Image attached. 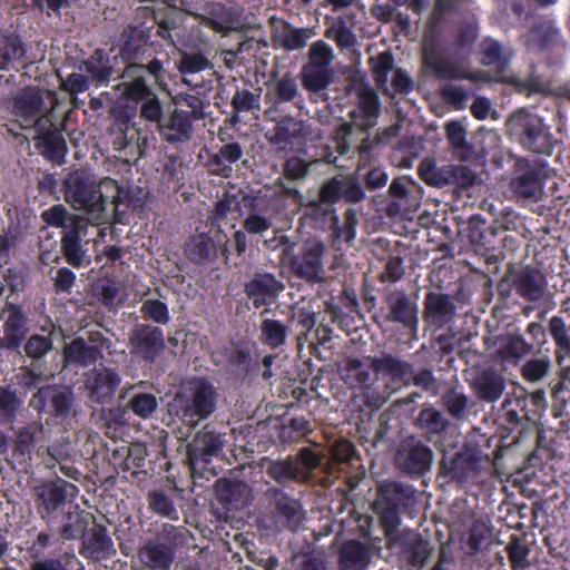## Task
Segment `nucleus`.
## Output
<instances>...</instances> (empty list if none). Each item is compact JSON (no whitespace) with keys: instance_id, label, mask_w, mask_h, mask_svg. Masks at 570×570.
<instances>
[{"instance_id":"f257e3e1","label":"nucleus","mask_w":570,"mask_h":570,"mask_svg":"<svg viewBox=\"0 0 570 570\" xmlns=\"http://www.w3.org/2000/svg\"><path fill=\"white\" fill-rule=\"evenodd\" d=\"M63 197L75 210L87 214L88 224L100 225L107 222V204L115 209L122 200V189L109 177L97 180L95 175L85 169L70 173L63 181Z\"/></svg>"},{"instance_id":"f03ea898","label":"nucleus","mask_w":570,"mask_h":570,"mask_svg":"<svg viewBox=\"0 0 570 570\" xmlns=\"http://www.w3.org/2000/svg\"><path fill=\"white\" fill-rule=\"evenodd\" d=\"M58 104L55 91L29 87L14 98L12 114L22 129L45 132L55 127L53 112Z\"/></svg>"},{"instance_id":"7ed1b4c3","label":"nucleus","mask_w":570,"mask_h":570,"mask_svg":"<svg viewBox=\"0 0 570 570\" xmlns=\"http://www.w3.org/2000/svg\"><path fill=\"white\" fill-rule=\"evenodd\" d=\"M41 218L48 225L61 228V249L66 261L75 267L82 266L86 252L80 240L88 232V220L85 216L70 213L59 204L42 212Z\"/></svg>"},{"instance_id":"20e7f679","label":"nucleus","mask_w":570,"mask_h":570,"mask_svg":"<svg viewBox=\"0 0 570 570\" xmlns=\"http://www.w3.org/2000/svg\"><path fill=\"white\" fill-rule=\"evenodd\" d=\"M218 393L205 379H193L177 392L174 403L180 411L181 419L191 428L207 419L216 410Z\"/></svg>"},{"instance_id":"39448f33","label":"nucleus","mask_w":570,"mask_h":570,"mask_svg":"<svg viewBox=\"0 0 570 570\" xmlns=\"http://www.w3.org/2000/svg\"><path fill=\"white\" fill-rule=\"evenodd\" d=\"M376 382L379 391L368 395V407H382L395 393L400 386L410 385L412 380V365L391 354H382L380 357L374 356Z\"/></svg>"},{"instance_id":"423d86ee","label":"nucleus","mask_w":570,"mask_h":570,"mask_svg":"<svg viewBox=\"0 0 570 570\" xmlns=\"http://www.w3.org/2000/svg\"><path fill=\"white\" fill-rule=\"evenodd\" d=\"M507 127L510 135L525 149L538 154L551 153V134L538 115L519 109L508 118Z\"/></svg>"},{"instance_id":"0eeeda50","label":"nucleus","mask_w":570,"mask_h":570,"mask_svg":"<svg viewBox=\"0 0 570 570\" xmlns=\"http://www.w3.org/2000/svg\"><path fill=\"white\" fill-rule=\"evenodd\" d=\"M68 482L61 479L38 481L31 487V497L39 518L51 525L57 512L67 501Z\"/></svg>"},{"instance_id":"6e6552de","label":"nucleus","mask_w":570,"mask_h":570,"mask_svg":"<svg viewBox=\"0 0 570 570\" xmlns=\"http://www.w3.org/2000/svg\"><path fill=\"white\" fill-rule=\"evenodd\" d=\"M341 376L352 389H360L365 404L368 406V395L379 391L374 356L347 357L341 365Z\"/></svg>"},{"instance_id":"1a4fd4ad","label":"nucleus","mask_w":570,"mask_h":570,"mask_svg":"<svg viewBox=\"0 0 570 570\" xmlns=\"http://www.w3.org/2000/svg\"><path fill=\"white\" fill-rule=\"evenodd\" d=\"M130 354L147 362H154L165 350L161 328L149 324H136L128 334Z\"/></svg>"},{"instance_id":"9d476101","label":"nucleus","mask_w":570,"mask_h":570,"mask_svg":"<svg viewBox=\"0 0 570 570\" xmlns=\"http://www.w3.org/2000/svg\"><path fill=\"white\" fill-rule=\"evenodd\" d=\"M381 115V101L377 94L372 88H361L357 91L356 104L350 111L352 124H343L342 131L345 135H352L356 127L363 132H368L377 124Z\"/></svg>"},{"instance_id":"9b49d317","label":"nucleus","mask_w":570,"mask_h":570,"mask_svg":"<svg viewBox=\"0 0 570 570\" xmlns=\"http://www.w3.org/2000/svg\"><path fill=\"white\" fill-rule=\"evenodd\" d=\"M326 246L318 238H309L305 242L302 256L293 258L292 272L298 278L309 283H320L324 278L323 257Z\"/></svg>"},{"instance_id":"f8f14e48","label":"nucleus","mask_w":570,"mask_h":570,"mask_svg":"<svg viewBox=\"0 0 570 570\" xmlns=\"http://www.w3.org/2000/svg\"><path fill=\"white\" fill-rule=\"evenodd\" d=\"M71 405L72 391L57 384L40 387L29 401V406L38 414L48 413L53 416L67 415Z\"/></svg>"},{"instance_id":"ddd939ff","label":"nucleus","mask_w":570,"mask_h":570,"mask_svg":"<svg viewBox=\"0 0 570 570\" xmlns=\"http://www.w3.org/2000/svg\"><path fill=\"white\" fill-rule=\"evenodd\" d=\"M513 194L523 199L537 202L543 196V178L538 164L519 159L515 164L514 176L510 183Z\"/></svg>"},{"instance_id":"4468645a","label":"nucleus","mask_w":570,"mask_h":570,"mask_svg":"<svg viewBox=\"0 0 570 570\" xmlns=\"http://www.w3.org/2000/svg\"><path fill=\"white\" fill-rule=\"evenodd\" d=\"M224 448V438L214 432H199L187 445V461L191 472L205 469L213 456H217Z\"/></svg>"},{"instance_id":"2eb2a0df","label":"nucleus","mask_w":570,"mask_h":570,"mask_svg":"<svg viewBox=\"0 0 570 570\" xmlns=\"http://www.w3.org/2000/svg\"><path fill=\"white\" fill-rule=\"evenodd\" d=\"M396 462L400 469L409 473H424L433 462V452L415 438L405 439L397 451Z\"/></svg>"},{"instance_id":"dca6fc26","label":"nucleus","mask_w":570,"mask_h":570,"mask_svg":"<svg viewBox=\"0 0 570 570\" xmlns=\"http://www.w3.org/2000/svg\"><path fill=\"white\" fill-rule=\"evenodd\" d=\"M284 288V283L271 273H255L244 286L255 308L272 305Z\"/></svg>"},{"instance_id":"f3484780","label":"nucleus","mask_w":570,"mask_h":570,"mask_svg":"<svg viewBox=\"0 0 570 570\" xmlns=\"http://www.w3.org/2000/svg\"><path fill=\"white\" fill-rule=\"evenodd\" d=\"M120 381V375L115 370L99 366L86 374L85 385L92 402L105 403L111 400Z\"/></svg>"},{"instance_id":"a211bd4d","label":"nucleus","mask_w":570,"mask_h":570,"mask_svg":"<svg viewBox=\"0 0 570 570\" xmlns=\"http://www.w3.org/2000/svg\"><path fill=\"white\" fill-rule=\"evenodd\" d=\"M512 285L517 294L525 301L538 302L544 296L548 282L540 269L525 266L513 274Z\"/></svg>"},{"instance_id":"6ab92c4d","label":"nucleus","mask_w":570,"mask_h":570,"mask_svg":"<svg viewBox=\"0 0 570 570\" xmlns=\"http://www.w3.org/2000/svg\"><path fill=\"white\" fill-rule=\"evenodd\" d=\"M228 239L225 235H217L214 240L207 234H197L188 238L185 244V254L194 263L202 264L216 258L218 245L222 247L223 255L227 256Z\"/></svg>"},{"instance_id":"aec40b11","label":"nucleus","mask_w":570,"mask_h":570,"mask_svg":"<svg viewBox=\"0 0 570 570\" xmlns=\"http://www.w3.org/2000/svg\"><path fill=\"white\" fill-rule=\"evenodd\" d=\"M473 394L482 402L494 403L504 393L505 379L493 368H485L475 373L470 381Z\"/></svg>"},{"instance_id":"412c9836","label":"nucleus","mask_w":570,"mask_h":570,"mask_svg":"<svg viewBox=\"0 0 570 570\" xmlns=\"http://www.w3.org/2000/svg\"><path fill=\"white\" fill-rule=\"evenodd\" d=\"M386 304L390 309L389 320L399 322L403 326L415 330L419 322L417 304L409 298L402 289H392L386 293Z\"/></svg>"},{"instance_id":"4be33fe9","label":"nucleus","mask_w":570,"mask_h":570,"mask_svg":"<svg viewBox=\"0 0 570 570\" xmlns=\"http://www.w3.org/2000/svg\"><path fill=\"white\" fill-rule=\"evenodd\" d=\"M429 65L434 76L442 80L468 79L472 82L485 80L483 73L472 71L464 59L443 56L432 60Z\"/></svg>"},{"instance_id":"5701e85b","label":"nucleus","mask_w":570,"mask_h":570,"mask_svg":"<svg viewBox=\"0 0 570 570\" xmlns=\"http://www.w3.org/2000/svg\"><path fill=\"white\" fill-rule=\"evenodd\" d=\"M456 314V305L448 294L430 292L424 301L425 321L436 327L450 323Z\"/></svg>"},{"instance_id":"b1692460","label":"nucleus","mask_w":570,"mask_h":570,"mask_svg":"<svg viewBox=\"0 0 570 570\" xmlns=\"http://www.w3.org/2000/svg\"><path fill=\"white\" fill-rule=\"evenodd\" d=\"M144 73L145 67L142 65L128 66L121 76L122 81L115 89L127 100L138 104L154 92L151 87L147 85Z\"/></svg>"},{"instance_id":"393cba45","label":"nucleus","mask_w":570,"mask_h":570,"mask_svg":"<svg viewBox=\"0 0 570 570\" xmlns=\"http://www.w3.org/2000/svg\"><path fill=\"white\" fill-rule=\"evenodd\" d=\"M161 137L170 142H186L193 134V121L189 112L174 109L165 119L158 124Z\"/></svg>"},{"instance_id":"a878e982","label":"nucleus","mask_w":570,"mask_h":570,"mask_svg":"<svg viewBox=\"0 0 570 570\" xmlns=\"http://www.w3.org/2000/svg\"><path fill=\"white\" fill-rule=\"evenodd\" d=\"M216 495L218 501L227 509L238 510L252 502V489L242 481L218 480L216 482Z\"/></svg>"},{"instance_id":"bb28decb","label":"nucleus","mask_w":570,"mask_h":570,"mask_svg":"<svg viewBox=\"0 0 570 570\" xmlns=\"http://www.w3.org/2000/svg\"><path fill=\"white\" fill-rule=\"evenodd\" d=\"M266 497L275 507L277 517L292 530L297 529L304 519L301 503L297 500L289 498L281 489L276 488L268 489Z\"/></svg>"},{"instance_id":"cd10ccee","label":"nucleus","mask_w":570,"mask_h":570,"mask_svg":"<svg viewBox=\"0 0 570 570\" xmlns=\"http://www.w3.org/2000/svg\"><path fill=\"white\" fill-rule=\"evenodd\" d=\"M7 318L3 325V336L0 340V347L17 348L26 333V317L22 311L13 305L8 304L3 311Z\"/></svg>"},{"instance_id":"c85d7f7f","label":"nucleus","mask_w":570,"mask_h":570,"mask_svg":"<svg viewBox=\"0 0 570 570\" xmlns=\"http://www.w3.org/2000/svg\"><path fill=\"white\" fill-rule=\"evenodd\" d=\"M199 22L209 27L215 32L227 35L234 30V18L232 12L222 3H210L202 13H193Z\"/></svg>"},{"instance_id":"c756f323","label":"nucleus","mask_w":570,"mask_h":570,"mask_svg":"<svg viewBox=\"0 0 570 570\" xmlns=\"http://www.w3.org/2000/svg\"><path fill=\"white\" fill-rule=\"evenodd\" d=\"M92 519V514L80 509L78 504L69 507L59 529L61 539L67 541L81 538Z\"/></svg>"},{"instance_id":"7c9ffc66","label":"nucleus","mask_w":570,"mask_h":570,"mask_svg":"<svg viewBox=\"0 0 570 570\" xmlns=\"http://www.w3.org/2000/svg\"><path fill=\"white\" fill-rule=\"evenodd\" d=\"M177 69L185 85L197 88L202 85V81H194L193 76L213 69V63L202 52L181 51L177 62Z\"/></svg>"},{"instance_id":"2f4dec72","label":"nucleus","mask_w":570,"mask_h":570,"mask_svg":"<svg viewBox=\"0 0 570 570\" xmlns=\"http://www.w3.org/2000/svg\"><path fill=\"white\" fill-rule=\"evenodd\" d=\"M139 560L144 570H169L174 551L163 543H148L139 550Z\"/></svg>"},{"instance_id":"473e14b6","label":"nucleus","mask_w":570,"mask_h":570,"mask_svg":"<svg viewBox=\"0 0 570 570\" xmlns=\"http://www.w3.org/2000/svg\"><path fill=\"white\" fill-rule=\"evenodd\" d=\"M445 473L453 480L463 482L475 476L480 470V460L472 451H464L455 454L449 462L444 463Z\"/></svg>"},{"instance_id":"72a5a7b5","label":"nucleus","mask_w":570,"mask_h":570,"mask_svg":"<svg viewBox=\"0 0 570 570\" xmlns=\"http://www.w3.org/2000/svg\"><path fill=\"white\" fill-rule=\"evenodd\" d=\"M242 157V146L236 141L228 142L209 156L208 166L214 174L229 177L233 171L232 164L237 163Z\"/></svg>"},{"instance_id":"f704fd0d","label":"nucleus","mask_w":570,"mask_h":570,"mask_svg":"<svg viewBox=\"0 0 570 570\" xmlns=\"http://www.w3.org/2000/svg\"><path fill=\"white\" fill-rule=\"evenodd\" d=\"M63 356L68 363L88 366L102 357V351L98 345L87 344L83 338L78 337L65 347Z\"/></svg>"},{"instance_id":"c9c22d12","label":"nucleus","mask_w":570,"mask_h":570,"mask_svg":"<svg viewBox=\"0 0 570 570\" xmlns=\"http://www.w3.org/2000/svg\"><path fill=\"white\" fill-rule=\"evenodd\" d=\"M370 560L368 548L355 540L346 542L340 551V567L342 570H366Z\"/></svg>"},{"instance_id":"e433bc0d","label":"nucleus","mask_w":570,"mask_h":570,"mask_svg":"<svg viewBox=\"0 0 570 570\" xmlns=\"http://www.w3.org/2000/svg\"><path fill=\"white\" fill-rule=\"evenodd\" d=\"M379 492L383 501L389 505L399 508L412 507L415 502V493L412 487L396 481H386L380 484Z\"/></svg>"},{"instance_id":"4c0bfd02","label":"nucleus","mask_w":570,"mask_h":570,"mask_svg":"<svg viewBox=\"0 0 570 570\" xmlns=\"http://www.w3.org/2000/svg\"><path fill=\"white\" fill-rule=\"evenodd\" d=\"M548 331L556 345V361L561 365L570 360V331L563 317L554 315L549 320Z\"/></svg>"},{"instance_id":"58836bf2","label":"nucleus","mask_w":570,"mask_h":570,"mask_svg":"<svg viewBox=\"0 0 570 570\" xmlns=\"http://www.w3.org/2000/svg\"><path fill=\"white\" fill-rule=\"evenodd\" d=\"M42 430L43 426L40 422H32L26 426L18 428L14 439V454L24 461L29 460Z\"/></svg>"},{"instance_id":"ea45409f","label":"nucleus","mask_w":570,"mask_h":570,"mask_svg":"<svg viewBox=\"0 0 570 570\" xmlns=\"http://www.w3.org/2000/svg\"><path fill=\"white\" fill-rule=\"evenodd\" d=\"M80 69L85 70L89 79L98 86L106 85L112 75L109 59L102 50H96L82 62Z\"/></svg>"},{"instance_id":"a19ab883","label":"nucleus","mask_w":570,"mask_h":570,"mask_svg":"<svg viewBox=\"0 0 570 570\" xmlns=\"http://www.w3.org/2000/svg\"><path fill=\"white\" fill-rule=\"evenodd\" d=\"M560 40V31L552 22L535 24L525 36V43L529 48L546 49Z\"/></svg>"},{"instance_id":"79ce46f5","label":"nucleus","mask_w":570,"mask_h":570,"mask_svg":"<svg viewBox=\"0 0 570 570\" xmlns=\"http://www.w3.org/2000/svg\"><path fill=\"white\" fill-rule=\"evenodd\" d=\"M304 122L293 117H285L274 128L269 138L273 145L293 144L296 139L306 136Z\"/></svg>"},{"instance_id":"37998d69","label":"nucleus","mask_w":570,"mask_h":570,"mask_svg":"<svg viewBox=\"0 0 570 570\" xmlns=\"http://www.w3.org/2000/svg\"><path fill=\"white\" fill-rule=\"evenodd\" d=\"M325 36L334 41L342 51H355L357 37L343 18L335 19L327 27Z\"/></svg>"},{"instance_id":"c03bdc74","label":"nucleus","mask_w":570,"mask_h":570,"mask_svg":"<svg viewBox=\"0 0 570 570\" xmlns=\"http://www.w3.org/2000/svg\"><path fill=\"white\" fill-rule=\"evenodd\" d=\"M419 175L421 179L430 186L444 187L451 185V165L439 167L435 161L430 158H425L421 161Z\"/></svg>"},{"instance_id":"a18cd8bd","label":"nucleus","mask_w":570,"mask_h":570,"mask_svg":"<svg viewBox=\"0 0 570 570\" xmlns=\"http://www.w3.org/2000/svg\"><path fill=\"white\" fill-rule=\"evenodd\" d=\"M89 554L96 559H107L115 554L114 543L108 535L107 529L96 525L91 530L90 538L86 543Z\"/></svg>"},{"instance_id":"49530a36","label":"nucleus","mask_w":570,"mask_h":570,"mask_svg":"<svg viewBox=\"0 0 570 570\" xmlns=\"http://www.w3.org/2000/svg\"><path fill=\"white\" fill-rule=\"evenodd\" d=\"M372 76L379 88L387 90L389 75L394 69V57L390 51H383L368 59Z\"/></svg>"},{"instance_id":"de8ad7c7","label":"nucleus","mask_w":570,"mask_h":570,"mask_svg":"<svg viewBox=\"0 0 570 570\" xmlns=\"http://www.w3.org/2000/svg\"><path fill=\"white\" fill-rule=\"evenodd\" d=\"M481 55L483 65L494 66L499 70L504 69L512 56L510 51H504L502 46L491 38L482 41Z\"/></svg>"},{"instance_id":"09e8293b","label":"nucleus","mask_w":570,"mask_h":570,"mask_svg":"<svg viewBox=\"0 0 570 570\" xmlns=\"http://www.w3.org/2000/svg\"><path fill=\"white\" fill-rule=\"evenodd\" d=\"M304 87L309 91H321L325 89L332 80L331 68H323L314 65H306L302 70Z\"/></svg>"},{"instance_id":"8fccbe9b","label":"nucleus","mask_w":570,"mask_h":570,"mask_svg":"<svg viewBox=\"0 0 570 570\" xmlns=\"http://www.w3.org/2000/svg\"><path fill=\"white\" fill-rule=\"evenodd\" d=\"M417 425L426 435H438L446 430L449 421L434 407L421 410L417 416Z\"/></svg>"},{"instance_id":"3c124183","label":"nucleus","mask_w":570,"mask_h":570,"mask_svg":"<svg viewBox=\"0 0 570 570\" xmlns=\"http://www.w3.org/2000/svg\"><path fill=\"white\" fill-rule=\"evenodd\" d=\"M267 473L279 483L295 480L303 475L299 462L292 459L272 462L267 468Z\"/></svg>"},{"instance_id":"603ef678","label":"nucleus","mask_w":570,"mask_h":570,"mask_svg":"<svg viewBox=\"0 0 570 570\" xmlns=\"http://www.w3.org/2000/svg\"><path fill=\"white\" fill-rule=\"evenodd\" d=\"M24 48L18 36L0 37V70L24 56Z\"/></svg>"},{"instance_id":"864d4df0","label":"nucleus","mask_w":570,"mask_h":570,"mask_svg":"<svg viewBox=\"0 0 570 570\" xmlns=\"http://www.w3.org/2000/svg\"><path fill=\"white\" fill-rule=\"evenodd\" d=\"M22 400L10 386H0V422L12 423Z\"/></svg>"},{"instance_id":"5fc2aeb1","label":"nucleus","mask_w":570,"mask_h":570,"mask_svg":"<svg viewBox=\"0 0 570 570\" xmlns=\"http://www.w3.org/2000/svg\"><path fill=\"white\" fill-rule=\"evenodd\" d=\"M442 400L444 407L453 419L462 420L465 417L470 405V399L466 394L452 389L443 395Z\"/></svg>"},{"instance_id":"6e6d98bb","label":"nucleus","mask_w":570,"mask_h":570,"mask_svg":"<svg viewBox=\"0 0 570 570\" xmlns=\"http://www.w3.org/2000/svg\"><path fill=\"white\" fill-rule=\"evenodd\" d=\"M261 331L264 343L273 348L279 347L286 342L287 326L277 320H264Z\"/></svg>"},{"instance_id":"4d7b16f0","label":"nucleus","mask_w":570,"mask_h":570,"mask_svg":"<svg viewBox=\"0 0 570 570\" xmlns=\"http://www.w3.org/2000/svg\"><path fill=\"white\" fill-rule=\"evenodd\" d=\"M148 507L153 512L161 517H166L173 520L178 519V513L173 500L163 490H154L149 492Z\"/></svg>"},{"instance_id":"13d9d810","label":"nucleus","mask_w":570,"mask_h":570,"mask_svg":"<svg viewBox=\"0 0 570 570\" xmlns=\"http://www.w3.org/2000/svg\"><path fill=\"white\" fill-rule=\"evenodd\" d=\"M157 399L151 393H137L127 403V407L140 419L150 417L157 410Z\"/></svg>"},{"instance_id":"bf43d9fd","label":"nucleus","mask_w":570,"mask_h":570,"mask_svg":"<svg viewBox=\"0 0 570 570\" xmlns=\"http://www.w3.org/2000/svg\"><path fill=\"white\" fill-rule=\"evenodd\" d=\"M308 39L305 29H295L285 26L282 31L276 35L277 43L286 50H298L303 48Z\"/></svg>"},{"instance_id":"052dcab7","label":"nucleus","mask_w":570,"mask_h":570,"mask_svg":"<svg viewBox=\"0 0 570 570\" xmlns=\"http://www.w3.org/2000/svg\"><path fill=\"white\" fill-rule=\"evenodd\" d=\"M533 346L520 335L509 336L500 348V354L505 360H520L531 353Z\"/></svg>"},{"instance_id":"680f3d73","label":"nucleus","mask_w":570,"mask_h":570,"mask_svg":"<svg viewBox=\"0 0 570 570\" xmlns=\"http://www.w3.org/2000/svg\"><path fill=\"white\" fill-rule=\"evenodd\" d=\"M550 368L551 361L548 356L531 358L523 364L521 375L525 381L539 382L548 375Z\"/></svg>"},{"instance_id":"e2e57ef3","label":"nucleus","mask_w":570,"mask_h":570,"mask_svg":"<svg viewBox=\"0 0 570 570\" xmlns=\"http://www.w3.org/2000/svg\"><path fill=\"white\" fill-rule=\"evenodd\" d=\"M41 134L43 135V144L49 157L53 160L61 161L68 150L61 134L53 131L52 128Z\"/></svg>"},{"instance_id":"0e129e2a","label":"nucleus","mask_w":570,"mask_h":570,"mask_svg":"<svg viewBox=\"0 0 570 570\" xmlns=\"http://www.w3.org/2000/svg\"><path fill=\"white\" fill-rule=\"evenodd\" d=\"M230 105L237 114L258 110L259 95H255L247 89H238L234 94Z\"/></svg>"},{"instance_id":"69168bd1","label":"nucleus","mask_w":570,"mask_h":570,"mask_svg":"<svg viewBox=\"0 0 570 570\" xmlns=\"http://www.w3.org/2000/svg\"><path fill=\"white\" fill-rule=\"evenodd\" d=\"M343 194V175H336L324 181L320 189V200L326 205H334L340 202Z\"/></svg>"},{"instance_id":"338daca9","label":"nucleus","mask_w":570,"mask_h":570,"mask_svg":"<svg viewBox=\"0 0 570 570\" xmlns=\"http://www.w3.org/2000/svg\"><path fill=\"white\" fill-rule=\"evenodd\" d=\"M507 550L513 569H524L528 567L530 549L524 541L517 537H512Z\"/></svg>"},{"instance_id":"774afa93","label":"nucleus","mask_w":570,"mask_h":570,"mask_svg":"<svg viewBox=\"0 0 570 570\" xmlns=\"http://www.w3.org/2000/svg\"><path fill=\"white\" fill-rule=\"evenodd\" d=\"M138 104L140 105V118L159 124L163 118V105L155 91L150 94V96L145 97V99Z\"/></svg>"}]
</instances>
